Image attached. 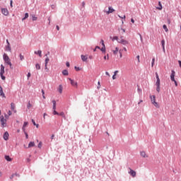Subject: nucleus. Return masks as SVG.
I'll return each mask as SVG.
<instances>
[{"label":"nucleus","mask_w":181,"mask_h":181,"mask_svg":"<svg viewBox=\"0 0 181 181\" xmlns=\"http://www.w3.org/2000/svg\"><path fill=\"white\" fill-rule=\"evenodd\" d=\"M52 110H53V115H59L60 117H62L63 118H66V116L64 115V112H58L56 111V101L54 100H52Z\"/></svg>","instance_id":"1"},{"label":"nucleus","mask_w":181,"mask_h":181,"mask_svg":"<svg viewBox=\"0 0 181 181\" xmlns=\"http://www.w3.org/2000/svg\"><path fill=\"white\" fill-rule=\"evenodd\" d=\"M4 74H5V66H4V64H1V69H0V77L1 80H5L6 78V77L4 76Z\"/></svg>","instance_id":"2"},{"label":"nucleus","mask_w":181,"mask_h":181,"mask_svg":"<svg viewBox=\"0 0 181 181\" xmlns=\"http://www.w3.org/2000/svg\"><path fill=\"white\" fill-rule=\"evenodd\" d=\"M1 13L4 15V16H8V15H9V11H8V8H1Z\"/></svg>","instance_id":"3"},{"label":"nucleus","mask_w":181,"mask_h":181,"mask_svg":"<svg viewBox=\"0 0 181 181\" xmlns=\"http://www.w3.org/2000/svg\"><path fill=\"white\" fill-rule=\"evenodd\" d=\"M156 86H160V79L159 78V75L158 73H156Z\"/></svg>","instance_id":"4"},{"label":"nucleus","mask_w":181,"mask_h":181,"mask_svg":"<svg viewBox=\"0 0 181 181\" xmlns=\"http://www.w3.org/2000/svg\"><path fill=\"white\" fill-rule=\"evenodd\" d=\"M118 43H121V45H124V46H127V45H129V42L124 39H122L119 41H118Z\"/></svg>","instance_id":"5"},{"label":"nucleus","mask_w":181,"mask_h":181,"mask_svg":"<svg viewBox=\"0 0 181 181\" xmlns=\"http://www.w3.org/2000/svg\"><path fill=\"white\" fill-rule=\"evenodd\" d=\"M68 80H69V81H71V86H73L74 87H77V86H78L77 82L74 81V80L71 79V78H69Z\"/></svg>","instance_id":"6"},{"label":"nucleus","mask_w":181,"mask_h":181,"mask_svg":"<svg viewBox=\"0 0 181 181\" xmlns=\"http://www.w3.org/2000/svg\"><path fill=\"white\" fill-rule=\"evenodd\" d=\"M175 74H176V72H175L174 70L171 71V74H170V80L171 81H175Z\"/></svg>","instance_id":"7"},{"label":"nucleus","mask_w":181,"mask_h":181,"mask_svg":"<svg viewBox=\"0 0 181 181\" xmlns=\"http://www.w3.org/2000/svg\"><path fill=\"white\" fill-rule=\"evenodd\" d=\"M0 95L1 97H3V98H6V96H5V93H4V89L2 88V86L0 85Z\"/></svg>","instance_id":"8"},{"label":"nucleus","mask_w":181,"mask_h":181,"mask_svg":"<svg viewBox=\"0 0 181 181\" xmlns=\"http://www.w3.org/2000/svg\"><path fill=\"white\" fill-rule=\"evenodd\" d=\"M0 121L1 122V125L4 127L5 124H6V119H5L3 116L0 117Z\"/></svg>","instance_id":"9"},{"label":"nucleus","mask_w":181,"mask_h":181,"mask_svg":"<svg viewBox=\"0 0 181 181\" xmlns=\"http://www.w3.org/2000/svg\"><path fill=\"white\" fill-rule=\"evenodd\" d=\"M4 141H8V139H9V133H8V132H4Z\"/></svg>","instance_id":"10"},{"label":"nucleus","mask_w":181,"mask_h":181,"mask_svg":"<svg viewBox=\"0 0 181 181\" xmlns=\"http://www.w3.org/2000/svg\"><path fill=\"white\" fill-rule=\"evenodd\" d=\"M129 175H131V176H132V177H135V176H136V172H135V170L130 169V171L129 172Z\"/></svg>","instance_id":"11"},{"label":"nucleus","mask_w":181,"mask_h":181,"mask_svg":"<svg viewBox=\"0 0 181 181\" xmlns=\"http://www.w3.org/2000/svg\"><path fill=\"white\" fill-rule=\"evenodd\" d=\"M81 59L82 62H87L88 57H87V56L82 54V55H81Z\"/></svg>","instance_id":"12"},{"label":"nucleus","mask_w":181,"mask_h":181,"mask_svg":"<svg viewBox=\"0 0 181 181\" xmlns=\"http://www.w3.org/2000/svg\"><path fill=\"white\" fill-rule=\"evenodd\" d=\"M108 11H107V13L110 14V13H112V12H115V10L114 8H112V7L111 6H109L108 7Z\"/></svg>","instance_id":"13"},{"label":"nucleus","mask_w":181,"mask_h":181,"mask_svg":"<svg viewBox=\"0 0 181 181\" xmlns=\"http://www.w3.org/2000/svg\"><path fill=\"white\" fill-rule=\"evenodd\" d=\"M5 50L6 52H11V44H8V45L6 46Z\"/></svg>","instance_id":"14"},{"label":"nucleus","mask_w":181,"mask_h":181,"mask_svg":"<svg viewBox=\"0 0 181 181\" xmlns=\"http://www.w3.org/2000/svg\"><path fill=\"white\" fill-rule=\"evenodd\" d=\"M140 155L141 156H142V158H148V155H146V153H145V151H141Z\"/></svg>","instance_id":"15"},{"label":"nucleus","mask_w":181,"mask_h":181,"mask_svg":"<svg viewBox=\"0 0 181 181\" xmlns=\"http://www.w3.org/2000/svg\"><path fill=\"white\" fill-rule=\"evenodd\" d=\"M4 158L6 160H7V162H12V158L9 156H5Z\"/></svg>","instance_id":"16"},{"label":"nucleus","mask_w":181,"mask_h":181,"mask_svg":"<svg viewBox=\"0 0 181 181\" xmlns=\"http://www.w3.org/2000/svg\"><path fill=\"white\" fill-rule=\"evenodd\" d=\"M35 54H38L40 57H42V50L35 51Z\"/></svg>","instance_id":"17"},{"label":"nucleus","mask_w":181,"mask_h":181,"mask_svg":"<svg viewBox=\"0 0 181 181\" xmlns=\"http://www.w3.org/2000/svg\"><path fill=\"white\" fill-rule=\"evenodd\" d=\"M8 59H9V57L8 56V54L4 53L3 55V60L5 62L6 60H8Z\"/></svg>","instance_id":"18"},{"label":"nucleus","mask_w":181,"mask_h":181,"mask_svg":"<svg viewBox=\"0 0 181 181\" xmlns=\"http://www.w3.org/2000/svg\"><path fill=\"white\" fill-rule=\"evenodd\" d=\"M110 39H112V42H114V40H117V42H119V39H118V36H114L113 37H110Z\"/></svg>","instance_id":"19"},{"label":"nucleus","mask_w":181,"mask_h":181,"mask_svg":"<svg viewBox=\"0 0 181 181\" xmlns=\"http://www.w3.org/2000/svg\"><path fill=\"white\" fill-rule=\"evenodd\" d=\"M63 76H69V71L67 69H64L62 71Z\"/></svg>","instance_id":"20"},{"label":"nucleus","mask_w":181,"mask_h":181,"mask_svg":"<svg viewBox=\"0 0 181 181\" xmlns=\"http://www.w3.org/2000/svg\"><path fill=\"white\" fill-rule=\"evenodd\" d=\"M58 91L60 94H62V93H63V86L62 85L59 86Z\"/></svg>","instance_id":"21"},{"label":"nucleus","mask_w":181,"mask_h":181,"mask_svg":"<svg viewBox=\"0 0 181 181\" xmlns=\"http://www.w3.org/2000/svg\"><path fill=\"white\" fill-rule=\"evenodd\" d=\"M33 146H35V141H30L28 144V148H33Z\"/></svg>","instance_id":"22"},{"label":"nucleus","mask_w":181,"mask_h":181,"mask_svg":"<svg viewBox=\"0 0 181 181\" xmlns=\"http://www.w3.org/2000/svg\"><path fill=\"white\" fill-rule=\"evenodd\" d=\"M152 104L156 107V108H159V103H158L156 101H153Z\"/></svg>","instance_id":"23"},{"label":"nucleus","mask_w":181,"mask_h":181,"mask_svg":"<svg viewBox=\"0 0 181 181\" xmlns=\"http://www.w3.org/2000/svg\"><path fill=\"white\" fill-rule=\"evenodd\" d=\"M162 3H160V1H158V7H157V9H158V11H162Z\"/></svg>","instance_id":"24"},{"label":"nucleus","mask_w":181,"mask_h":181,"mask_svg":"<svg viewBox=\"0 0 181 181\" xmlns=\"http://www.w3.org/2000/svg\"><path fill=\"white\" fill-rule=\"evenodd\" d=\"M156 96L155 95L151 96V103H153V101H156Z\"/></svg>","instance_id":"25"},{"label":"nucleus","mask_w":181,"mask_h":181,"mask_svg":"<svg viewBox=\"0 0 181 181\" xmlns=\"http://www.w3.org/2000/svg\"><path fill=\"white\" fill-rule=\"evenodd\" d=\"M11 108L12 110H15V108H16L15 103H11Z\"/></svg>","instance_id":"26"},{"label":"nucleus","mask_w":181,"mask_h":181,"mask_svg":"<svg viewBox=\"0 0 181 181\" xmlns=\"http://www.w3.org/2000/svg\"><path fill=\"white\" fill-rule=\"evenodd\" d=\"M156 91L158 93L160 92V85H156Z\"/></svg>","instance_id":"27"},{"label":"nucleus","mask_w":181,"mask_h":181,"mask_svg":"<svg viewBox=\"0 0 181 181\" xmlns=\"http://www.w3.org/2000/svg\"><path fill=\"white\" fill-rule=\"evenodd\" d=\"M41 93H42V98H44V100L46 99V96H45V90L42 89Z\"/></svg>","instance_id":"28"},{"label":"nucleus","mask_w":181,"mask_h":181,"mask_svg":"<svg viewBox=\"0 0 181 181\" xmlns=\"http://www.w3.org/2000/svg\"><path fill=\"white\" fill-rule=\"evenodd\" d=\"M32 21H37V17H36V16L35 15H32Z\"/></svg>","instance_id":"29"},{"label":"nucleus","mask_w":181,"mask_h":181,"mask_svg":"<svg viewBox=\"0 0 181 181\" xmlns=\"http://www.w3.org/2000/svg\"><path fill=\"white\" fill-rule=\"evenodd\" d=\"M163 28L165 30V32H168V30H169L168 29V26L166 25H165V24L163 25Z\"/></svg>","instance_id":"30"},{"label":"nucleus","mask_w":181,"mask_h":181,"mask_svg":"<svg viewBox=\"0 0 181 181\" xmlns=\"http://www.w3.org/2000/svg\"><path fill=\"white\" fill-rule=\"evenodd\" d=\"M35 68H36V70H40V64H35Z\"/></svg>","instance_id":"31"},{"label":"nucleus","mask_w":181,"mask_h":181,"mask_svg":"<svg viewBox=\"0 0 181 181\" xmlns=\"http://www.w3.org/2000/svg\"><path fill=\"white\" fill-rule=\"evenodd\" d=\"M32 107V105L30 104V101L28 102L27 105V108L28 110H30V107Z\"/></svg>","instance_id":"32"},{"label":"nucleus","mask_w":181,"mask_h":181,"mask_svg":"<svg viewBox=\"0 0 181 181\" xmlns=\"http://www.w3.org/2000/svg\"><path fill=\"white\" fill-rule=\"evenodd\" d=\"M49 60L50 59L47 57L45 59V66H47V63H49Z\"/></svg>","instance_id":"33"},{"label":"nucleus","mask_w":181,"mask_h":181,"mask_svg":"<svg viewBox=\"0 0 181 181\" xmlns=\"http://www.w3.org/2000/svg\"><path fill=\"white\" fill-rule=\"evenodd\" d=\"M4 62L6 63V64H11V59L8 58V59L4 61Z\"/></svg>","instance_id":"34"},{"label":"nucleus","mask_w":181,"mask_h":181,"mask_svg":"<svg viewBox=\"0 0 181 181\" xmlns=\"http://www.w3.org/2000/svg\"><path fill=\"white\" fill-rule=\"evenodd\" d=\"M100 50H101V52L103 53H105V47H102V48L99 49Z\"/></svg>","instance_id":"35"},{"label":"nucleus","mask_w":181,"mask_h":181,"mask_svg":"<svg viewBox=\"0 0 181 181\" xmlns=\"http://www.w3.org/2000/svg\"><path fill=\"white\" fill-rule=\"evenodd\" d=\"M74 69L76 70V71H80V70H81V69L78 66H74Z\"/></svg>","instance_id":"36"},{"label":"nucleus","mask_w":181,"mask_h":181,"mask_svg":"<svg viewBox=\"0 0 181 181\" xmlns=\"http://www.w3.org/2000/svg\"><path fill=\"white\" fill-rule=\"evenodd\" d=\"M98 90H100V88H101V82L98 81V87H97Z\"/></svg>","instance_id":"37"},{"label":"nucleus","mask_w":181,"mask_h":181,"mask_svg":"<svg viewBox=\"0 0 181 181\" xmlns=\"http://www.w3.org/2000/svg\"><path fill=\"white\" fill-rule=\"evenodd\" d=\"M161 45H162L163 49H164V47H165V40H161Z\"/></svg>","instance_id":"38"},{"label":"nucleus","mask_w":181,"mask_h":181,"mask_svg":"<svg viewBox=\"0 0 181 181\" xmlns=\"http://www.w3.org/2000/svg\"><path fill=\"white\" fill-rule=\"evenodd\" d=\"M154 64H155V58H153L151 61V67H153Z\"/></svg>","instance_id":"39"},{"label":"nucleus","mask_w":181,"mask_h":181,"mask_svg":"<svg viewBox=\"0 0 181 181\" xmlns=\"http://www.w3.org/2000/svg\"><path fill=\"white\" fill-rule=\"evenodd\" d=\"M118 50H119L118 47H116V48H115V50L113 51V53H114L115 54H117V53H118Z\"/></svg>","instance_id":"40"},{"label":"nucleus","mask_w":181,"mask_h":181,"mask_svg":"<svg viewBox=\"0 0 181 181\" xmlns=\"http://www.w3.org/2000/svg\"><path fill=\"white\" fill-rule=\"evenodd\" d=\"M25 59V57H23V55H22V54H20V60H23Z\"/></svg>","instance_id":"41"},{"label":"nucleus","mask_w":181,"mask_h":181,"mask_svg":"<svg viewBox=\"0 0 181 181\" xmlns=\"http://www.w3.org/2000/svg\"><path fill=\"white\" fill-rule=\"evenodd\" d=\"M97 49H101L100 47V46H96L95 48H94V49H93V52H97Z\"/></svg>","instance_id":"42"},{"label":"nucleus","mask_w":181,"mask_h":181,"mask_svg":"<svg viewBox=\"0 0 181 181\" xmlns=\"http://www.w3.org/2000/svg\"><path fill=\"white\" fill-rule=\"evenodd\" d=\"M107 56H104V57H103L104 60H108L110 59L108 54H107Z\"/></svg>","instance_id":"43"},{"label":"nucleus","mask_w":181,"mask_h":181,"mask_svg":"<svg viewBox=\"0 0 181 181\" xmlns=\"http://www.w3.org/2000/svg\"><path fill=\"white\" fill-rule=\"evenodd\" d=\"M37 148H39L40 149L42 148V141H40V143L37 145Z\"/></svg>","instance_id":"44"},{"label":"nucleus","mask_w":181,"mask_h":181,"mask_svg":"<svg viewBox=\"0 0 181 181\" xmlns=\"http://www.w3.org/2000/svg\"><path fill=\"white\" fill-rule=\"evenodd\" d=\"M28 122H24L23 125V128H25V127L28 126Z\"/></svg>","instance_id":"45"},{"label":"nucleus","mask_w":181,"mask_h":181,"mask_svg":"<svg viewBox=\"0 0 181 181\" xmlns=\"http://www.w3.org/2000/svg\"><path fill=\"white\" fill-rule=\"evenodd\" d=\"M100 43H101L103 47H105V44H104V40H101Z\"/></svg>","instance_id":"46"},{"label":"nucleus","mask_w":181,"mask_h":181,"mask_svg":"<svg viewBox=\"0 0 181 181\" xmlns=\"http://www.w3.org/2000/svg\"><path fill=\"white\" fill-rule=\"evenodd\" d=\"M24 17H25V19H28L29 18V13H25Z\"/></svg>","instance_id":"47"},{"label":"nucleus","mask_w":181,"mask_h":181,"mask_svg":"<svg viewBox=\"0 0 181 181\" xmlns=\"http://www.w3.org/2000/svg\"><path fill=\"white\" fill-rule=\"evenodd\" d=\"M25 138L26 139H28L29 138V135L28 134V132H25Z\"/></svg>","instance_id":"48"},{"label":"nucleus","mask_w":181,"mask_h":181,"mask_svg":"<svg viewBox=\"0 0 181 181\" xmlns=\"http://www.w3.org/2000/svg\"><path fill=\"white\" fill-rule=\"evenodd\" d=\"M45 69L46 70V71H49V68H47V65H46L45 64Z\"/></svg>","instance_id":"49"},{"label":"nucleus","mask_w":181,"mask_h":181,"mask_svg":"<svg viewBox=\"0 0 181 181\" xmlns=\"http://www.w3.org/2000/svg\"><path fill=\"white\" fill-rule=\"evenodd\" d=\"M66 67H70V62H66Z\"/></svg>","instance_id":"50"},{"label":"nucleus","mask_w":181,"mask_h":181,"mask_svg":"<svg viewBox=\"0 0 181 181\" xmlns=\"http://www.w3.org/2000/svg\"><path fill=\"white\" fill-rule=\"evenodd\" d=\"M30 76H31L30 72H28V74H27V78H28V79H29V78L30 77Z\"/></svg>","instance_id":"51"},{"label":"nucleus","mask_w":181,"mask_h":181,"mask_svg":"<svg viewBox=\"0 0 181 181\" xmlns=\"http://www.w3.org/2000/svg\"><path fill=\"white\" fill-rule=\"evenodd\" d=\"M51 8H52V9H55L56 5H54V4L51 5Z\"/></svg>","instance_id":"52"},{"label":"nucleus","mask_w":181,"mask_h":181,"mask_svg":"<svg viewBox=\"0 0 181 181\" xmlns=\"http://www.w3.org/2000/svg\"><path fill=\"white\" fill-rule=\"evenodd\" d=\"M173 81L175 83V87H177V81H176V79Z\"/></svg>","instance_id":"53"},{"label":"nucleus","mask_w":181,"mask_h":181,"mask_svg":"<svg viewBox=\"0 0 181 181\" xmlns=\"http://www.w3.org/2000/svg\"><path fill=\"white\" fill-rule=\"evenodd\" d=\"M31 122L34 126L36 125V122H35V119H32Z\"/></svg>","instance_id":"54"},{"label":"nucleus","mask_w":181,"mask_h":181,"mask_svg":"<svg viewBox=\"0 0 181 181\" xmlns=\"http://www.w3.org/2000/svg\"><path fill=\"white\" fill-rule=\"evenodd\" d=\"M10 66V69H13V66H12V63L11 62L10 64H8Z\"/></svg>","instance_id":"55"},{"label":"nucleus","mask_w":181,"mask_h":181,"mask_svg":"<svg viewBox=\"0 0 181 181\" xmlns=\"http://www.w3.org/2000/svg\"><path fill=\"white\" fill-rule=\"evenodd\" d=\"M15 177V174H13L12 175L10 176V179L12 180Z\"/></svg>","instance_id":"56"},{"label":"nucleus","mask_w":181,"mask_h":181,"mask_svg":"<svg viewBox=\"0 0 181 181\" xmlns=\"http://www.w3.org/2000/svg\"><path fill=\"white\" fill-rule=\"evenodd\" d=\"M8 115L9 116L12 115V112L11 110H8Z\"/></svg>","instance_id":"57"},{"label":"nucleus","mask_w":181,"mask_h":181,"mask_svg":"<svg viewBox=\"0 0 181 181\" xmlns=\"http://www.w3.org/2000/svg\"><path fill=\"white\" fill-rule=\"evenodd\" d=\"M14 176H17L18 177H19L21 175L18 173H14Z\"/></svg>","instance_id":"58"},{"label":"nucleus","mask_w":181,"mask_h":181,"mask_svg":"<svg viewBox=\"0 0 181 181\" xmlns=\"http://www.w3.org/2000/svg\"><path fill=\"white\" fill-rule=\"evenodd\" d=\"M139 36H140V40H141V42H142L144 40V39L142 38V35L141 34H139Z\"/></svg>","instance_id":"59"},{"label":"nucleus","mask_w":181,"mask_h":181,"mask_svg":"<svg viewBox=\"0 0 181 181\" xmlns=\"http://www.w3.org/2000/svg\"><path fill=\"white\" fill-rule=\"evenodd\" d=\"M56 29L57 30H60V27H59V25H56Z\"/></svg>","instance_id":"60"},{"label":"nucleus","mask_w":181,"mask_h":181,"mask_svg":"<svg viewBox=\"0 0 181 181\" xmlns=\"http://www.w3.org/2000/svg\"><path fill=\"white\" fill-rule=\"evenodd\" d=\"M131 22L132 23H135V20H134V18H131Z\"/></svg>","instance_id":"61"},{"label":"nucleus","mask_w":181,"mask_h":181,"mask_svg":"<svg viewBox=\"0 0 181 181\" xmlns=\"http://www.w3.org/2000/svg\"><path fill=\"white\" fill-rule=\"evenodd\" d=\"M115 76H116V75H114V74H113V76H112V80H115V78H117V77H116Z\"/></svg>","instance_id":"62"},{"label":"nucleus","mask_w":181,"mask_h":181,"mask_svg":"<svg viewBox=\"0 0 181 181\" xmlns=\"http://www.w3.org/2000/svg\"><path fill=\"white\" fill-rule=\"evenodd\" d=\"M120 57H122V52L121 51H119Z\"/></svg>","instance_id":"63"},{"label":"nucleus","mask_w":181,"mask_h":181,"mask_svg":"<svg viewBox=\"0 0 181 181\" xmlns=\"http://www.w3.org/2000/svg\"><path fill=\"white\" fill-rule=\"evenodd\" d=\"M118 73V71H115L114 74L115 76H117V74Z\"/></svg>","instance_id":"64"}]
</instances>
